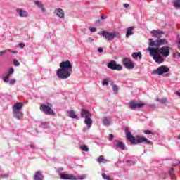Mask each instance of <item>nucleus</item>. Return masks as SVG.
<instances>
[{"instance_id": "obj_1", "label": "nucleus", "mask_w": 180, "mask_h": 180, "mask_svg": "<svg viewBox=\"0 0 180 180\" xmlns=\"http://www.w3.org/2000/svg\"><path fill=\"white\" fill-rule=\"evenodd\" d=\"M147 50L149 51L150 56L158 64L164 63V57L167 58V57L169 56V46H162L161 48L148 47Z\"/></svg>"}, {"instance_id": "obj_2", "label": "nucleus", "mask_w": 180, "mask_h": 180, "mask_svg": "<svg viewBox=\"0 0 180 180\" xmlns=\"http://www.w3.org/2000/svg\"><path fill=\"white\" fill-rule=\"evenodd\" d=\"M60 68L56 72V75L60 79H67L72 74V65L70 60L63 61L60 63Z\"/></svg>"}, {"instance_id": "obj_3", "label": "nucleus", "mask_w": 180, "mask_h": 180, "mask_svg": "<svg viewBox=\"0 0 180 180\" xmlns=\"http://www.w3.org/2000/svg\"><path fill=\"white\" fill-rule=\"evenodd\" d=\"M125 134L127 136V139L131 143V144L136 145L139 144V143H145L146 144H150L153 146V142L147 139V138L136 136V138L131 135V132L129 130V128L125 129Z\"/></svg>"}, {"instance_id": "obj_4", "label": "nucleus", "mask_w": 180, "mask_h": 180, "mask_svg": "<svg viewBox=\"0 0 180 180\" xmlns=\"http://www.w3.org/2000/svg\"><path fill=\"white\" fill-rule=\"evenodd\" d=\"M101 36H103V37L107 40V41H112V40H115V39H120L121 35L117 32H108L106 30L101 31L100 33H98Z\"/></svg>"}, {"instance_id": "obj_5", "label": "nucleus", "mask_w": 180, "mask_h": 180, "mask_svg": "<svg viewBox=\"0 0 180 180\" xmlns=\"http://www.w3.org/2000/svg\"><path fill=\"white\" fill-rule=\"evenodd\" d=\"M22 103H16L13 107V116L14 117H16L18 120H22V119H23V112L22 111Z\"/></svg>"}, {"instance_id": "obj_6", "label": "nucleus", "mask_w": 180, "mask_h": 180, "mask_svg": "<svg viewBox=\"0 0 180 180\" xmlns=\"http://www.w3.org/2000/svg\"><path fill=\"white\" fill-rule=\"evenodd\" d=\"M80 115L81 117L85 119L84 124L87 125V128L91 129L92 127V114L85 108H83L81 110Z\"/></svg>"}, {"instance_id": "obj_7", "label": "nucleus", "mask_w": 180, "mask_h": 180, "mask_svg": "<svg viewBox=\"0 0 180 180\" xmlns=\"http://www.w3.org/2000/svg\"><path fill=\"white\" fill-rule=\"evenodd\" d=\"M149 46L150 47H156L158 49H159L160 46H165L167 44H168V41H167V39H158L155 41H153V39H149Z\"/></svg>"}, {"instance_id": "obj_8", "label": "nucleus", "mask_w": 180, "mask_h": 180, "mask_svg": "<svg viewBox=\"0 0 180 180\" xmlns=\"http://www.w3.org/2000/svg\"><path fill=\"white\" fill-rule=\"evenodd\" d=\"M60 176L61 179L65 180H81V179H85L86 178V175L82 174V176H75L74 174H63L60 173Z\"/></svg>"}, {"instance_id": "obj_9", "label": "nucleus", "mask_w": 180, "mask_h": 180, "mask_svg": "<svg viewBox=\"0 0 180 180\" xmlns=\"http://www.w3.org/2000/svg\"><path fill=\"white\" fill-rule=\"evenodd\" d=\"M107 67L110 68V70H116L117 71H122L123 70V67L122 65L117 64L116 61L111 60L108 63Z\"/></svg>"}, {"instance_id": "obj_10", "label": "nucleus", "mask_w": 180, "mask_h": 180, "mask_svg": "<svg viewBox=\"0 0 180 180\" xmlns=\"http://www.w3.org/2000/svg\"><path fill=\"white\" fill-rule=\"evenodd\" d=\"M40 110L45 113V115H54V111L50 108V106L46 104H41L40 105Z\"/></svg>"}, {"instance_id": "obj_11", "label": "nucleus", "mask_w": 180, "mask_h": 180, "mask_svg": "<svg viewBox=\"0 0 180 180\" xmlns=\"http://www.w3.org/2000/svg\"><path fill=\"white\" fill-rule=\"evenodd\" d=\"M122 64H124V68H127V70H133L134 68V64L129 58H124L122 59Z\"/></svg>"}, {"instance_id": "obj_12", "label": "nucleus", "mask_w": 180, "mask_h": 180, "mask_svg": "<svg viewBox=\"0 0 180 180\" xmlns=\"http://www.w3.org/2000/svg\"><path fill=\"white\" fill-rule=\"evenodd\" d=\"M168 71H169V69L167 67L162 65L158 68L157 70H153L152 74H158V75H162V74H165V72H168Z\"/></svg>"}, {"instance_id": "obj_13", "label": "nucleus", "mask_w": 180, "mask_h": 180, "mask_svg": "<svg viewBox=\"0 0 180 180\" xmlns=\"http://www.w3.org/2000/svg\"><path fill=\"white\" fill-rule=\"evenodd\" d=\"M144 106V103H137L136 101H131L129 103V108L131 109H140V108H143Z\"/></svg>"}, {"instance_id": "obj_14", "label": "nucleus", "mask_w": 180, "mask_h": 180, "mask_svg": "<svg viewBox=\"0 0 180 180\" xmlns=\"http://www.w3.org/2000/svg\"><path fill=\"white\" fill-rule=\"evenodd\" d=\"M114 147L115 148H120V150L126 149V146L124 144V143L119 140L114 141Z\"/></svg>"}, {"instance_id": "obj_15", "label": "nucleus", "mask_w": 180, "mask_h": 180, "mask_svg": "<svg viewBox=\"0 0 180 180\" xmlns=\"http://www.w3.org/2000/svg\"><path fill=\"white\" fill-rule=\"evenodd\" d=\"M150 34H152L153 37H156L157 39H161V35L164 34V32L160 30H153L150 32Z\"/></svg>"}, {"instance_id": "obj_16", "label": "nucleus", "mask_w": 180, "mask_h": 180, "mask_svg": "<svg viewBox=\"0 0 180 180\" xmlns=\"http://www.w3.org/2000/svg\"><path fill=\"white\" fill-rule=\"evenodd\" d=\"M54 13L56 15L58 18H60V19H64V10L63 8H56L54 11Z\"/></svg>"}, {"instance_id": "obj_17", "label": "nucleus", "mask_w": 180, "mask_h": 180, "mask_svg": "<svg viewBox=\"0 0 180 180\" xmlns=\"http://www.w3.org/2000/svg\"><path fill=\"white\" fill-rule=\"evenodd\" d=\"M16 12L18 13L20 18H27L29 16V13L25 10L18 8Z\"/></svg>"}, {"instance_id": "obj_18", "label": "nucleus", "mask_w": 180, "mask_h": 180, "mask_svg": "<svg viewBox=\"0 0 180 180\" xmlns=\"http://www.w3.org/2000/svg\"><path fill=\"white\" fill-rule=\"evenodd\" d=\"M102 122L104 126H110V124H112V120L110 117H104Z\"/></svg>"}, {"instance_id": "obj_19", "label": "nucleus", "mask_w": 180, "mask_h": 180, "mask_svg": "<svg viewBox=\"0 0 180 180\" xmlns=\"http://www.w3.org/2000/svg\"><path fill=\"white\" fill-rule=\"evenodd\" d=\"M68 116L69 117H71V119H77V120H78V116H77V115L75 114V111L72 110L70 111H68Z\"/></svg>"}, {"instance_id": "obj_20", "label": "nucleus", "mask_w": 180, "mask_h": 180, "mask_svg": "<svg viewBox=\"0 0 180 180\" xmlns=\"http://www.w3.org/2000/svg\"><path fill=\"white\" fill-rule=\"evenodd\" d=\"M133 30H134V27H129L127 30L126 37L129 36H133Z\"/></svg>"}, {"instance_id": "obj_21", "label": "nucleus", "mask_w": 180, "mask_h": 180, "mask_svg": "<svg viewBox=\"0 0 180 180\" xmlns=\"http://www.w3.org/2000/svg\"><path fill=\"white\" fill-rule=\"evenodd\" d=\"M43 174H41L39 171L37 172L34 176V180H43Z\"/></svg>"}, {"instance_id": "obj_22", "label": "nucleus", "mask_w": 180, "mask_h": 180, "mask_svg": "<svg viewBox=\"0 0 180 180\" xmlns=\"http://www.w3.org/2000/svg\"><path fill=\"white\" fill-rule=\"evenodd\" d=\"M98 162H99L100 164H106V162H108V160L105 159V158L103 157V155H101L98 157V160H97Z\"/></svg>"}, {"instance_id": "obj_23", "label": "nucleus", "mask_w": 180, "mask_h": 180, "mask_svg": "<svg viewBox=\"0 0 180 180\" xmlns=\"http://www.w3.org/2000/svg\"><path fill=\"white\" fill-rule=\"evenodd\" d=\"M35 5L38 6V8H40L42 11V12H45V9L44 7L43 6V4H41V2L39 1H34Z\"/></svg>"}, {"instance_id": "obj_24", "label": "nucleus", "mask_w": 180, "mask_h": 180, "mask_svg": "<svg viewBox=\"0 0 180 180\" xmlns=\"http://www.w3.org/2000/svg\"><path fill=\"white\" fill-rule=\"evenodd\" d=\"M133 58H137L138 57L141 60V58L143 57L141 55V53L140 52H135L132 53Z\"/></svg>"}, {"instance_id": "obj_25", "label": "nucleus", "mask_w": 180, "mask_h": 180, "mask_svg": "<svg viewBox=\"0 0 180 180\" xmlns=\"http://www.w3.org/2000/svg\"><path fill=\"white\" fill-rule=\"evenodd\" d=\"M172 4L174 8H180V0H173Z\"/></svg>"}, {"instance_id": "obj_26", "label": "nucleus", "mask_w": 180, "mask_h": 180, "mask_svg": "<svg viewBox=\"0 0 180 180\" xmlns=\"http://www.w3.org/2000/svg\"><path fill=\"white\" fill-rule=\"evenodd\" d=\"M169 174L172 180H174V176H175V172H174V169L172 168L169 170Z\"/></svg>"}, {"instance_id": "obj_27", "label": "nucleus", "mask_w": 180, "mask_h": 180, "mask_svg": "<svg viewBox=\"0 0 180 180\" xmlns=\"http://www.w3.org/2000/svg\"><path fill=\"white\" fill-rule=\"evenodd\" d=\"M80 148H81V150H82V151H86V152L89 151V148H88V146L86 145L80 146Z\"/></svg>"}, {"instance_id": "obj_28", "label": "nucleus", "mask_w": 180, "mask_h": 180, "mask_svg": "<svg viewBox=\"0 0 180 180\" xmlns=\"http://www.w3.org/2000/svg\"><path fill=\"white\" fill-rule=\"evenodd\" d=\"M102 177L103 178V179H105V180H112V177L110 176L106 175V174L105 173L102 174Z\"/></svg>"}, {"instance_id": "obj_29", "label": "nucleus", "mask_w": 180, "mask_h": 180, "mask_svg": "<svg viewBox=\"0 0 180 180\" xmlns=\"http://www.w3.org/2000/svg\"><path fill=\"white\" fill-rule=\"evenodd\" d=\"M103 86H108L109 85V79H104L102 82Z\"/></svg>"}, {"instance_id": "obj_30", "label": "nucleus", "mask_w": 180, "mask_h": 180, "mask_svg": "<svg viewBox=\"0 0 180 180\" xmlns=\"http://www.w3.org/2000/svg\"><path fill=\"white\" fill-rule=\"evenodd\" d=\"M8 51H11V49H6V50H4L3 51H0V57H2L4 54H6V53H8Z\"/></svg>"}, {"instance_id": "obj_31", "label": "nucleus", "mask_w": 180, "mask_h": 180, "mask_svg": "<svg viewBox=\"0 0 180 180\" xmlns=\"http://www.w3.org/2000/svg\"><path fill=\"white\" fill-rule=\"evenodd\" d=\"M9 75H7L6 76L3 77V81L6 83L9 82Z\"/></svg>"}, {"instance_id": "obj_32", "label": "nucleus", "mask_w": 180, "mask_h": 180, "mask_svg": "<svg viewBox=\"0 0 180 180\" xmlns=\"http://www.w3.org/2000/svg\"><path fill=\"white\" fill-rule=\"evenodd\" d=\"M86 43H90L91 44H94V39L89 37L86 40Z\"/></svg>"}, {"instance_id": "obj_33", "label": "nucleus", "mask_w": 180, "mask_h": 180, "mask_svg": "<svg viewBox=\"0 0 180 180\" xmlns=\"http://www.w3.org/2000/svg\"><path fill=\"white\" fill-rule=\"evenodd\" d=\"M13 72H15V70H13V68H11L9 70V71H8L7 75L11 76V75H12V74H13Z\"/></svg>"}, {"instance_id": "obj_34", "label": "nucleus", "mask_w": 180, "mask_h": 180, "mask_svg": "<svg viewBox=\"0 0 180 180\" xmlns=\"http://www.w3.org/2000/svg\"><path fill=\"white\" fill-rule=\"evenodd\" d=\"M13 64L15 65V67H19V65H20V63H19V61H18L16 59L13 60Z\"/></svg>"}, {"instance_id": "obj_35", "label": "nucleus", "mask_w": 180, "mask_h": 180, "mask_svg": "<svg viewBox=\"0 0 180 180\" xmlns=\"http://www.w3.org/2000/svg\"><path fill=\"white\" fill-rule=\"evenodd\" d=\"M15 83H16V80L14 79L9 81L10 85H15Z\"/></svg>"}, {"instance_id": "obj_36", "label": "nucleus", "mask_w": 180, "mask_h": 180, "mask_svg": "<svg viewBox=\"0 0 180 180\" xmlns=\"http://www.w3.org/2000/svg\"><path fill=\"white\" fill-rule=\"evenodd\" d=\"M112 90L115 91V92H116V91H117V86H116L115 84H112Z\"/></svg>"}, {"instance_id": "obj_37", "label": "nucleus", "mask_w": 180, "mask_h": 180, "mask_svg": "<svg viewBox=\"0 0 180 180\" xmlns=\"http://www.w3.org/2000/svg\"><path fill=\"white\" fill-rule=\"evenodd\" d=\"M144 133H145V134H154V132H153L150 130H145Z\"/></svg>"}, {"instance_id": "obj_38", "label": "nucleus", "mask_w": 180, "mask_h": 180, "mask_svg": "<svg viewBox=\"0 0 180 180\" xmlns=\"http://www.w3.org/2000/svg\"><path fill=\"white\" fill-rule=\"evenodd\" d=\"M8 176H9V174H8V173H6V174H4L1 175V178H8Z\"/></svg>"}, {"instance_id": "obj_39", "label": "nucleus", "mask_w": 180, "mask_h": 180, "mask_svg": "<svg viewBox=\"0 0 180 180\" xmlns=\"http://www.w3.org/2000/svg\"><path fill=\"white\" fill-rule=\"evenodd\" d=\"M89 29L90 32H96V28H95V27H89Z\"/></svg>"}, {"instance_id": "obj_40", "label": "nucleus", "mask_w": 180, "mask_h": 180, "mask_svg": "<svg viewBox=\"0 0 180 180\" xmlns=\"http://www.w3.org/2000/svg\"><path fill=\"white\" fill-rule=\"evenodd\" d=\"M176 44H178V49L180 50V38L178 37L176 39Z\"/></svg>"}, {"instance_id": "obj_41", "label": "nucleus", "mask_w": 180, "mask_h": 180, "mask_svg": "<svg viewBox=\"0 0 180 180\" xmlns=\"http://www.w3.org/2000/svg\"><path fill=\"white\" fill-rule=\"evenodd\" d=\"M18 47H20V49H24L25 48V44L24 43H20L18 44Z\"/></svg>"}, {"instance_id": "obj_42", "label": "nucleus", "mask_w": 180, "mask_h": 180, "mask_svg": "<svg viewBox=\"0 0 180 180\" xmlns=\"http://www.w3.org/2000/svg\"><path fill=\"white\" fill-rule=\"evenodd\" d=\"M167 103V98H161L160 99V103Z\"/></svg>"}, {"instance_id": "obj_43", "label": "nucleus", "mask_w": 180, "mask_h": 180, "mask_svg": "<svg viewBox=\"0 0 180 180\" xmlns=\"http://www.w3.org/2000/svg\"><path fill=\"white\" fill-rule=\"evenodd\" d=\"M124 8H125L126 9H127V8L130 7V4H123Z\"/></svg>"}, {"instance_id": "obj_44", "label": "nucleus", "mask_w": 180, "mask_h": 180, "mask_svg": "<svg viewBox=\"0 0 180 180\" xmlns=\"http://www.w3.org/2000/svg\"><path fill=\"white\" fill-rule=\"evenodd\" d=\"M114 137L115 136H113V134H109V140H113Z\"/></svg>"}, {"instance_id": "obj_45", "label": "nucleus", "mask_w": 180, "mask_h": 180, "mask_svg": "<svg viewBox=\"0 0 180 180\" xmlns=\"http://www.w3.org/2000/svg\"><path fill=\"white\" fill-rule=\"evenodd\" d=\"M98 53H103V49L102 47H100L98 49Z\"/></svg>"}, {"instance_id": "obj_46", "label": "nucleus", "mask_w": 180, "mask_h": 180, "mask_svg": "<svg viewBox=\"0 0 180 180\" xmlns=\"http://www.w3.org/2000/svg\"><path fill=\"white\" fill-rule=\"evenodd\" d=\"M9 53H12L13 54H16L18 53L17 51H8Z\"/></svg>"}, {"instance_id": "obj_47", "label": "nucleus", "mask_w": 180, "mask_h": 180, "mask_svg": "<svg viewBox=\"0 0 180 180\" xmlns=\"http://www.w3.org/2000/svg\"><path fill=\"white\" fill-rule=\"evenodd\" d=\"M30 148H32V149H34V148H36V146L33 144H31Z\"/></svg>"}, {"instance_id": "obj_48", "label": "nucleus", "mask_w": 180, "mask_h": 180, "mask_svg": "<svg viewBox=\"0 0 180 180\" xmlns=\"http://www.w3.org/2000/svg\"><path fill=\"white\" fill-rule=\"evenodd\" d=\"M155 101L156 102H161V98H157Z\"/></svg>"}, {"instance_id": "obj_49", "label": "nucleus", "mask_w": 180, "mask_h": 180, "mask_svg": "<svg viewBox=\"0 0 180 180\" xmlns=\"http://www.w3.org/2000/svg\"><path fill=\"white\" fill-rule=\"evenodd\" d=\"M126 162H127V164H129V162H131V160H126Z\"/></svg>"}, {"instance_id": "obj_50", "label": "nucleus", "mask_w": 180, "mask_h": 180, "mask_svg": "<svg viewBox=\"0 0 180 180\" xmlns=\"http://www.w3.org/2000/svg\"><path fill=\"white\" fill-rule=\"evenodd\" d=\"M176 94L180 97V92H176Z\"/></svg>"}, {"instance_id": "obj_51", "label": "nucleus", "mask_w": 180, "mask_h": 180, "mask_svg": "<svg viewBox=\"0 0 180 180\" xmlns=\"http://www.w3.org/2000/svg\"><path fill=\"white\" fill-rule=\"evenodd\" d=\"M101 20H103V19H105V17H104L103 15H102V16L101 17Z\"/></svg>"}, {"instance_id": "obj_52", "label": "nucleus", "mask_w": 180, "mask_h": 180, "mask_svg": "<svg viewBox=\"0 0 180 180\" xmlns=\"http://www.w3.org/2000/svg\"><path fill=\"white\" fill-rule=\"evenodd\" d=\"M177 54H178L179 57H180V53H177Z\"/></svg>"}]
</instances>
